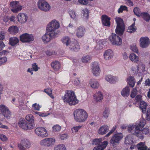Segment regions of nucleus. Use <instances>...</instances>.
Here are the masks:
<instances>
[{
    "mask_svg": "<svg viewBox=\"0 0 150 150\" xmlns=\"http://www.w3.org/2000/svg\"><path fill=\"white\" fill-rule=\"evenodd\" d=\"M127 7L125 6L121 5L118 10V12L119 13L122 12L123 11L127 10Z\"/></svg>",
    "mask_w": 150,
    "mask_h": 150,
    "instance_id": "obj_51",
    "label": "nucleus"
},
{
    "mask_svg": "<svg viewBox=\"0 0 150 150\" xmlns=\"http://www.w3.org/2000/svg\"><path fill=\"white\" fill-rule=\"evenodd\" d=\"M147 106V105L146 103L144 101H140L139 107L142 110L143 113H146Z\"/></svg>",
    "mask_w": 150,
    "mask_h": 150,
    "instance_id": "obj_37",
    "label": "nucleus"
},
{
    "mask_svg": "<svg viewBox=\"0 0 150 150\" xmlns=\"http://www.w3.org/2000/svg\"><path fill=\"white\" fill-rule=\"evenodd\" d=\"M41 107V105L36 103L33 104L32 105V108L33 109L38 111L40 110Z\"/></svg>",
    "mask_w": 150,
    "mask_h": 150,
    "instance_id": "obj_48",
    "label": "nucleus"
},
{
    "mask_svg": "<svg viewBox=\"0 0 150 150\" xmlns=\"http://www.w3.org/2000/svg\"><path fill=\"white\" fill-rule=\"evenodd\" d=\"M76 35L79 38H81L83 37L86 31L84 28L83 26L78 27L76 30Z\"/></svg>",
    "mask_w": 150,
    "mask_h": 150,
    "instance_id": "obj_17",
    "label": "nucleus"
},
{
    "mask_svg": "<svg viewBox=\"0 0 150 150\" xmlns=\"http://www.w3.org/2000/svg\"><path fill=\"white\" fill-rule=\"evenodd\" d=\"M137 147L139 150H146L147 147L145 145V142H140L137 144Z\"/></svg>",
    "mask_w": 150,
    "mask_h": 150,
    "instance_id": "obj_34",
    "label": "nucleus"
},
{
    "mask_svg": "<svg viewBox=\"0 0 150 150\" xmlns=\"http://www.w3.org/2000/svg\"><path fill=\"white\" fill-rule=\"evenodd\" d=\"M25 119L29 123H32L35 124L34 123V117L31 114L27 115L25 117Z\"/></svg>",
    "mask_w": 150,
    "mask_h": 150,
    "instance_id": "obj_39",
    "label": "nucleus"
},
{
    "mask_svg": "<svg viewBox=\"0 0 150 150\" xmlns=\"http://www.w3.org/2000/svg\"><path fill=\"white\" fill-rule=\"evenodd\" d=\"M140 17H141L144 21L146 22H149L150 21V15L147 12H141Z\"/></svg>",
    "mask_w": 150,
    "mask_h": 150,
    "instance_id": "obj_29",
    "label": "nucleus"
},
{
    "mask_svg": "<svg viewBox=\"0 0 150 150\" xmlns=\"http://www.w3.org/2000/svg\"><path fill=\"white\" fill-rule=\"evenodd\" d=\"M35 113L36 115H38L39 116L42 117H46L50 115L49 113H42V112H35Z\"/></svg>",
    "mask_w": 150,
    "mask_h": 150,
    "instance_id": "obj_53",
    "label": "nucleus"
},
{
    "mask_svg": "<svg viewBox=\"0 0 150 150\" xmlns=\"http://www.w3.org/2000/svg\"><path fill=\"white\" fill-rule=\"evenodd\" d=\"M110 18L106 15H103L101 16L102 24L106 26L109 27L110 25Z\"/></svg>",
    "mask_w": 150,
    "mask_h": 150,
    "instance_id": "obj_21",
    "label": "nucleus"
},
{
    "mask_svg": "<svg viewBox=\"0 0 150 150\" xmlns=\"http://www.w3.org/2000/svg\"><path fill=\"white\" fill-rule=\"evenodd\" d=\"M116 128V126H114L112 129L106 135V137H108L115 130Z\"/></svg>",
    "mask_w": 150,
    "mask_h": 150,
    "instance_id": "obj_63",
    "label": "nucleus"
},
{
    "mask_svg": "<svg viewBox=\"0 0 150 150\" xmlns=\"http://www.w3.org/2000/svg\"><path fill=\"white\" fill-rule=\"evenodd\" d=\"M35 132L38 136L42 137H47L48 133L46 129L43 127H38L35 129Z\"/></svg>",
    "mask_w": 150,
    "mask_h": 150,
    "instance_id": "obj_15",
    "label": "nucleus"
},
{
    "mask_svg": "<svg viewBox=\"0 0 150 150\" xmlns=\"http://www.w3.org/2000/svg\"><path fill=\"white\" fill-rule=\"evenodd\" d=\"M44 92L47 94L51 98L54 99V96L52 95V90L50 88H47L44 90Z\"/></svg>",
    "mask_w": 150,
    "mask_h": 150,
    "instance_id": "obj_44",
    "label": "nucleus"
},
{
    "mask_svg": "<svg viewBox=\"0 0 150 150\" xmlns=\"http://www.w3.org/2000/svg\"><path fill=\"white\" fill-rule=\"evenodd\" d=\"M8 31L10 34L15 35L18 32L19 28L16 26L12 25L8 28Z\"/></svg>",
    "mask_w": 150,
    "mask_h": 150,
    "instance_id": "obj_22",
    "label": "nucleus"
},
{
    "mask_svg": "<svg viewBox=\"0 0 150 150\" xmlns=\"http://www.w3.org/2000/svg\"><path fill=\"white\" fill-rule=\"evenodd\" d=\"M62 99L64 102L71 105H74L78 103L79 100L76 98L74 92L71 90L66 91Z\"/></svg>",
    "mask_w": 150,
    "mask_h": 150,
    "instance_id": "obj_2",
    "label": "nucleus"
},
{
    "mask_svg": "<svg viewBox=\"0 0 150 150\" xmlns=\"http://www.w3.org/2000/svg\"><path fill=\"white\" fill-rule=\"evenodd\" d=\"M69 47L71 51L74 52L78 51L80 49L79 44L76 40L72 41Z\"/></svg>",
    "mask_w": 150,
    "mask_h": 150,
    "instance_id": "obj_20",
    "label": "nucleus"
},
{
    "mask_svg": "<svg viewBox=\"0 0 150 150\" xmlns=\"http://www.w3.org/2000/svg\"><path fill=\"white\" fill-rule=\"evenodd\" d=\"M60 27V25L59 21L56 19H53L47 25L46 30L48 32L57 33L56 36H58L59 34V32L57 29Z\"/></svg>",
    "mask_w": 150,
    "mask_h": 150,
    "instance_id": "obj_4",
    "label": "nucleus"
},
{
    "mask_svg": "<svg viewBox=\"0 0 150 150\" xmlns=\"http://www.w3.org/2000/svg\"><path fill=\"white\" fill-rule=\"evenodd\" d=\"M59 138L62 140L66 139L68 138V135L67 134H60Z\"/></svg>",
    "mask_w": 150,
    "mask_h": 150,
    "instance_id": "obj_54",
    "label": "nucleus"
},
{
    "mask_svg": "<svg viewBox=\"0 0 150 150\" xmlns=\"http://www.w3.org/2000/svg\"><path fill=\"white\" fill-rule=\"evenodd\" d=\"M79 3L82 5H86L88 4V0H78Z\"/></svg>",
    "mask_w": 150,
    "mask_h": 150,
    "instance_id": "obj_61",
    "label": "nucleus"
},
{
    "mask_svg": "<svg viewBox=\"0 0 150 150\" xmlns=\"http://www.w3.org/2000/svg\"><path fill=\"white\" fill-rule=\"evenodd\" d=\"M105 78L106 81L111 83H115L116 82V79L111 75H107Z\"/></svg>",
    "mask_w": 150,
    "mask_h": 150,
    "instance_id": "obj_38",
    "label": "nucleus"
},
{
    "mask_svg": "<svg viewBox=\"0 0 150 150\" xmlns=\"http://www.w3.org/2000/svg\"><path fill=\"white\" fill-rule=\"evenodd\" d=\"M109 131V128L108 126L104 125L101 126L99 129L98 132L101 135L105 134Z\"/></svg>",
    "mask_w": 150,
    "mask_h": 150,
    "instance_id": "obj_24",
    "label": "nucleus"
},
{
    "mask_svg": "<svg viewBox=\"0 0 150 150\" xmlns=\"http://www.w3.org/2000/svg\"><path fill=\"white\" fill-rule=\"evenodd\" d=\"M129 85L130 87H133L135 83V81L133 76H130L129 77Z\"/></svg>",
    "mask_w": 150,
    "mask_h": 150,
    "instance_id": "obj_40",
    "label": "nucleus"
},
{
    "mask_svg": "<svg viewBox=\"0 0 150 150\" xmlns=\"http://www.w3.org/2000/svg\"><path fill=\"white\" fill-rule=\"evenodd\" d=\"M32 67L33 69L35 71H37L40 69V68L38 67V65L37 64L35 63H33L32 64Z\"/></svg>",
    "mask_w": 150,
    "mask_h": 150,
    "instance_id": "obj_58",
    "label": "nucleus"
},
{
    "mask_svg": "<svg viewBox=\"0 0 150 150\" xmlns=\"http://www.w3.org/2000/svg\"><path fill=\"white\" fill-rule=\"evenodd\" d=\"M69 13L70 17L72 18H75L76 17V15L75 12L71 10H70L69 11Z\"/></svg>",
    "mask_w": 150,
    "mask_h": 150,
    "instance_id": "obj_49",
    "label": "nucleus"
},
{
    "mask_svg": "<svg viewBox=\"0 0 150 150\" xmlns=\"http://www.w3.org/2000/svg\"><path fill=\"white\" fill-rule=\"evenodd\" d=\"M102 140V139L101 138L94 139V144L97 145V146L94 147L95 149L103 150L106 148L108 144V142L107 141L101 142Z\"/></svg>",
    "mask_w": 150,
    "mask_h": 150,
    "instance_id": "obj_10",
    "label": "nucleus"
},
{
    "mask_svg": "<svg viewBox=\"0 0 150 150\" xmlns=\"http://www.w3.org/2000/svg\"><path fill=\"white\" fill-rule=\"evenodd\" d=\"M112 57V52L110 50H108L105 52L104 54V57L105 59L109 60Z\"/></svg>",
    "mask_w": 150,
    "mask_h": 150,
    "instance_id": "obj_28",
    "label": "nucleus"
},
{
    "mask_svg": "<svg viewBox=\"0 0 150 150\" xmlns=\"http://www.w3.org/2000/svg\"><path fill=\"white\" fill-rule=\"evenodd\" d=\"M134 142L131 135H128L125 138L124 143L127 146L131 145L133 144Z\"/></svg>",
    "mask_w": 150,
    "mask_h": 150,
    "instance_id": "obj_31",
    "label": "nucleus"
},
{
    "mask_svg": "<svg viewBox=\"0 0 150 150\" xmlns=\"http://www.w3.org/2000/svg\"><path fill=\"white\" fill-rule=\"evenodd\" d=\"M91 59V57L89 55H86L83 57L81 61L83 63H87L89 62Z\"/></svg>",
    "mask_w": 150,
    "mask_h": 150,
    "instance_id": "obj_41",
    "label": "nucleus"
},
{
    "mask_svg": "<svg viewBox=\"0 0 150 150\" xmlns=\"http://www.w3.org/2000/svg\"><path fill=\"white\" fill-rule=\"evenodd\" d=\"M73 115L75 120L80 122L85 121L88 117V114L86 111L81 109L75 110L73 112Z\"/></svg>",
    "mask_w": 150,
    "mask_h": 150,
    "instance_id": "obj_3",
    "label": "nucleus"
},
{
    "mask_svg": "<svg viewBox=\"0 0 150 150\" xmlns=\"http://www.w3.org/2000/svg\"><path fill=\"white\" fill-rule=\"evenodd\" d=\"M54 150H67L65 146L63 144H60L56 146Z\"/></svg>",
    "mask_w": 150,
    "mask_h": 150,
    "instance_id": "obj_42",
    "label": "nucleus"
},
{
    "mask_svg": "<svg viewBox=\"0 0 150 150\" xmlns=\"http://www.w3.org/2000/svg\"><path fill=\"white\" fill-rule=\"evenodd\" d=\"M61 41L64 44L66 45L68 47L72 42L70 38L67 36H65L62 37L61 39Z\"/></svg>",
    "mask_w": 150,
    "mask_h": 150,
    "instance_id": "obj_27",
    "label": "nucleus"
},
{
    "mask_svg": "<svg viewBox=\"0 0 150 150\" xmlns=\"http://www.w3.org/2000/svg\"><path fill=\"white\" fill-rule=\"evenodd\" d=\"M57 33H53L51 32H48L46 30V33L42 37V39L43 42L45 44L50 42L52 40L57 37L56 36Z\"/></svg>",
    "mask_w": 150,
    "mask_h": 150,
    "instance_id": "obj_12",
    "label": "nucleus"
},
{
    "mask_svg": "<svg viewBox=\"0 0 150 150\" xmlns=\"http://www.w3.org/2000/svg\"><path fill=\"white\" fill-rule=\"evenodd\" d=\"M51 66L55 71H59L61 68V64L58 61H53L51 63Z\"/></svg>",
    "mask_w": 150,
    "mask_h": 150,
    "instance_id": "obj_23",
    "label": "nucleus"
},
{
    "mask_svg": "<svg viewBox=\"0 0 150 150\" xmlns=\"http://www.w3.org/2000/svg\"><path fill=\"white\" fill-rule=\"evenodd\" d=\"M20 41L23 43H30L34 40L33 35L28 33H25L20 36Z\"/></svg>",
    "mask_w": 150,
    "mask_h": 150,
    "instance_id": "obj_7",
    "label": "nucleus"
},
{
    "mask_svg": "<svg viewBox=\"0 0 150 150\" xmlns=\"http://www.w3.org/2000/svg\"><path fill=\"white\" fill-rule=\"evenodd\" d=\"M9 17L8 16H5L3 19V21L6 24L10 23Z\"/></svg>",
    "mask_w": 150,
    "mask_h": 150,
    "instance_id": "obj_62",
    "label": "nucleus"
},
{
    "mask_svg": "<svg viewBox=\"0 0 150 150\" xmlns=\"http://www.w3.org/2000/svg\"><path fill=\"white\" fill-rule=\"evenodd\" d=\"M138 123H137V124L136 125H129V126L128 127V131H129L130 132H131L133 134H134L133 133H134V130L133 131H132L134 128V127H136L137 126V125H138Z\"/></svg>",
    "mask_w": 150,
    "mask_h": 150,
    "instance_id": "obj_52",
    "label": "nucleus"
},
{
    "mask_svg": "<svg viewBox=\"0 0 150 150\" xmlns=\"http://www.w3.org/2000/svg\"><path fill=\"white\" fill-rule=\"evenodd\" d=\"M135 23L134 22L130 26L128 27L127 32L130 33L135 32L137 30V28L135 26Z\"/></svg>",
    "mask_w": 150,
    "mask_h": 150,
    "instance_id": "obj_35",
    "label": "nucleus"
},
{
    "mask_svg": "<svg viewBox=\"0 0 150 150\" xmlns=\"http://www.w3.org/2000/svg\"><path fill=\"white\" fill-rule=\"evenodd\" d=\"M122 137V134L121 133L114 134L110 140L111 144L114 147H116Z\"/></svg>",
    "mask_w": 150,
    "mask_h": 150,
    "instance_id": "obj_11",
    "label": "nucleus"
},
{
    "mask_svg": "<svg viewBox=\"0 0 150 150\" xmlns=\"http://www.w3.org/2000/svg\"><path fill=\"white\" fill-rule=\"evenodd\" d=\"M37 5L39 9L44 12L49 11L51 8L50 4L44 0H38Z\"/></svg>",
    "mask_w": 150,
    "mask_h": 150,
    "instance_id": "obj_5",
    "label": "nucleus"
},
{
    "mask_svg": "<svg viewBox=\"0 0 150 150\" xmlns=\"http://www.w3.org/2000/svg\"><path fill=\"white\" fill-rule=\"evenodd\" d=\"M17 21L21 24H24L26 23L28 19V15L25 13L21 12L18 14L17 16Z\"/></svg>",
    "mask_w": 150,
    "mask_h": 150,
    "instance_id": "obj_16",
    "label": "nucleus"
},
{
    "mask_svg": "<svg viewBox=\"0 0 150 150\" xmlns=\"http://www.w3.org/2000/svg\"><path fill=\"white\" fill-rule=\"evenodd\" d=\"M115 21L117 23V27L115 29V32L117 34L121 35L123 33L125 30V26L122 19L116 17Z\"/></svg>",
    "mask_w": 150,
    "mask_h": 150,
    "instance_id": "obj_6",
    "label": "nucleus"
},
{
    "mask_svg": "<svg viewBox=\"0 0 150 150\" xmlns=\"http://www.w3.org/2000/svg\"><path fill=\"white\" fill-rule=\"evenodd\" d=\"M130 89L129 87L127 86L124 88L121 91V95L124 97H127L129 95Z\"/></svg>",
    "mask_w": 150,
    "mask_h": 150,
    "instance_id": "obj_26",
    "label": "nucleus"
},
{
    "mask_svg": "<svg viewBox=\"0 0 150 150\" xmlns=\"http://www.w3.org/2000/svg\"><path fill=\"white\" fill-rule=\"evenodd\" d=\"M129 59L133 62L135 63H137L139 61V57L135 54L132 53L129 55Z\"/></svg>",
    "mask_w": 150,
    "mask_h": 150,
    "instance_id": "obj_36",
    "label": "nucleus"
},
{
    "mask_svg": "<svg viewBox=\"0 0 150 150\" xmlns=\"http://www.w3.org/2000/svg\"><path fill=\"white\" fill-rule=\"evenodd\" d=\"M9 44L12 46H14L19 42V39L16 37H13L9 39Z\"/></svg>",
    "mask_w": 150,
    "mask_h": 150,
    "instance_id": "obj_25",
    "label": "nucleus"
},
{
    "mask_svg": "<svg viewBox=\"0 0 150 150\" xmlns=\"http://www.w3.org/2000/svg\"><path fill=\"white\" fill-rule=\"evenodd\" d=\"M55 142V139L54 138H47L41 140L40 144L42 146L52 147L54 145Z\"/></svg>",
    "mask_w": 150,
    "mask_h": 150,
    "instance_id": "obj_9",
    "label": "nucleus"
},
{
    "mask_svg": "<svg viewBox=\"0 0 150 150\" xmlns=\"http://www.w3.org/2000/svg\"><path fill=\"white\" fill-rule=\"evenodd\" d=\"M7 58L6 56L0 57V65L6 62Z\"/></svg>",
    "mask_w": 150,
    "mask_h": 150,
    "instance_id": "obj_56",
    "label": "nucleus"
},
{
    "mask_svg": "<svg viewBox=\"0 0 150 150\" xmlns=\"http://www.w3.org/2000/svg\"><path fill=\"white\" fill-rule=\"evenodd\" d=\"M137 92V90L136 88H133L131 92L130 97L132 98H134L135 97Z\"/></svg>",
    "mask_w": 150,
    "mask_h": 150,
    "instance_id": "obj_50",
    "label": "nucleus"
},
{
    "mask_svg": "<svg viewBox=\"0 0 150 150\" xmlns=\"http://www.w3.org/2000/svg\"><path fill=\"white\" fill-rule=\"evenodd\" d=\"M109 112V110L107 108H105L103 114V117L106 118H107L108 117Z\"/></svg>",
    "mask_w": 150,
    "mask_h": 150,
    "instance_id": "obj_59",
    "label": "nucleus"
},
{
    "mask_svg": "<svg viewBox=\"0 0 150 150\" xmlns=\"http://www.w3.org/2000/svg\"><path fill=\"white\" fill-rule=\"evenodd\" d=\"M20 127L24 129H31L34 128L35 125L32 123H29L23 118H21L18 122Z\"/></svg>",
    "mask_w": 150,
    "mask_h": 150,
    "instance_id": "obj_8",
    "label": "nucleus"
},
{
    "mask_svg": "<svg viewBox=\"0 0 150 150\" xmlns=\"http://www.w3.org/2000/svg\"><path fill=\"white\" fill-rule=\"evenodd\" d=\"M89 12L87 8H84L81 11V16L82 18L84 19H87L89 16Z\"/></svg>",
    "mask_w": 150,
    "mask_h": 150,
    "instance_id": "obj_33",
    "label": "nucleus"
},
{
    "mask_svg": "<svg viewBox=\"0 0 150 150\" xmlns=\"http://www.w3.org/2000/svg\"><path fill=\"white\" fill-rule=\"evenodd\" d=\"M146 119L148 120H150V108H148L147 109L146 113Z\"/></svg>",
    "mask_w": 150,
    "mask_h": 150,
    "instance_id": "obj_64",
    "label": "nucleus"
},
{
    "mask_svg": "<svg viewBox=\"0 0 150 150\" xmlns=\"http://www.w3.org/2000/svg\"><path fill=\"white\" fill-rule=\"evenodd\" d=\"M8 108L5 105L3 104L0 105V111L1 113L7 110Z\"/></svg>",
    "mask_w": 150,
    "mask_h": 150,
    "instance_id": "obj_57",
    "label": "nucleus"
},
{
    "mask_svg": "<svg viewBox=\"0 0 150 150\" xmlns=\"http://www.w3.org/2000/svg\"><path fill=\"white\" fill-rule=\"evenodd\" d=\"M140 41V46L143 48L147 47L150 43L149 39L147 37H141Z\"/></svg>",
    "mask_w": 150,
    "mask_h": 150,
    "instance_id": "obj_19",
    "label": "nucleus"
},
{
    "mask_svg": "<svg viewBox=\"0 0 150 150\" xmlns=\"http://www.w3.org/2000/svg\"><path fill=\"white\" fill-rule=\"evenodd\" d=\"M131 49L133 51L137 53L138 52V49L135 44H132L130 46Z\"/></svg>",
    "mask_w": 150,
    "mask_h": 150,
    "instance_id": "obj_55",
    "label": "nucleus"
},
{
    "mask_svg": "<svg viewBox=\"0 0 150 150\" xmlns=\"http://www.w3.org/2000/svg\"><path fill=\"white\" fill-rule=\"evenodd\" d=\"M109 38L110 42L113 45L119 46L122 44L121 38L115 34L112 33Z\"/></svg>",
    "mask_w": 150,
    "mask_h": 150,
    "instance_id": "obj_13",
    "label": "nucleus"
},
{
    "mask_svg": "<svg viewBox=\"0 0 150 150\" xmlns=\"http://www.w3.org/2000/svg\"><path fill=\"white\" fill-rule=\"evenodd\" d=\"M10 6L11 8V11L14 13L18 12L22 8V6L20 5L19 2L18 1H13L11 2Z\"/></svg>",
    "mask_w": 150,
    "mask_h": 150,
    "instance_id": "obj_14",
    "label": "nucleus"
},
{
    "mask_svg": "<svg viewBox=\"0 0 150 150\" xmlns=\"http://www.w3.org/2000/svg\"><path fill=\"white\" fill-rule=\"evenodd\" d=\"M138 124L135 127L134 132L133 134L140 139H143L144 138V134H146L149 132L148 128H144L141 130L146 124V120L144 119H141L138 121Z\"/></svg>",
    "mask_w": 150,
    "mask_h": 150,
    "instance_id": "obj_1",
    "label": "nucleus"
},
{
    "mask_svg": "<svg viewBox=\"0 0 150 150\" xmlns=\"http://www.w3.org/2000/svg\"><path fill=\"white\" fill-rule=\"evenodd\" d=\"M2 114L7 119H9L11 116V112L8 109L4 111Z\"/></svg>",
    "mask_w": 150,
    "mask_h": 150,
    "instance_id": "obj_45",
    "label": "nucleus"
},
{
    "mask_svg": "<svg viewBox=\"0 0 150 150\" xmlns=\"http://www.w3.org/2000/svg\"><path fill=\"white\" fill-rule=\"evenodd\" d=\"M30 146V144L29 141L27 139H23L21 140V144H18V146L19 149H21L29 148Z\"/></svg>",
    "mask_w": 150,
    "mask_h": 150,
    "instance_id": "obj_18",
    "label": "nucleus"
},
{
    "mask_svg": "<svg viewBox=\"0 0 150 150\" xmlns=\"http://www.w3.org/2000/svg\"><path fill=\"white\" fill-rule=\"evenodd\" d=\"M103 98V94L100 91H99L94 96V101L96 102H100L102 100Z\"/></svg>",
    "mask_w": 150,
    "mask_h": 150,
    "instance_id": "obj_30",
    "label": "nucleus"
},
{
    "mask_svg": "<svg viewBox=\"0 0 150 150\" xmlns=\"http://www.w3.org/2000/svg\"><path fill=\"white\" fill-rule=\"evenodd\" d=\"M0 139L3 142L6 141L8 140L7 137L3 134H0Z\"/></svg>",
    "mask_w": 150,
    "mask_h": 150,
    "instance_id": "obj_60",
    "label": "nucleus"
},
{
    "mask_svg": "<svg viewBox=\"0 0 150 150\" xmlns=\"http://www.w3.org/2000/svg\"><path fill=\"white\" fill-rule=\"evenodd\" d=\"M100 72V70L98 65V63L94 62V76H98Z\"/></svg>",
    "mask_w": 150,
    "mask_h": 150,
    "instance_id": "obj_32",
    "label": "nucleus"
},
{
    "mask_svg": "<svg viewBox=\"0 0 150 150\" xmlns=\"http://www.w3.org/2000/svg\"><path fill=\"white\" fill-rule=\"evenodd\" d=\"M133 12L134 14L138 17H140L141 12L140 9L138 7H135L134 8Z\"/></svg>",
    "mask_w": 150,
    "mask_h": 150,
    "instance_id": "obj_47",
    "label": "nucleus"
},
{
    "mask_svg": "<svg viewBox=\"0 0 150 150\" xmlns=\"http://www.w3.org/2000/svg\"><path fill=\"white\" fill-rule=\"evenodd\" d=\"M82 127V126L81 125H79L73 127L71 129L72 133L75 134L77 133L79 130Z\"/></svg>",
    "mask_w": 150,
    "mask_h": 150,
    "instance_id": "obj_46",
    "label": "nucleus"
},
{
    "mask_svg": "<svg viewBox=\"0 0 150 150\" xmlns=\"http://www.w3.org/2000/svg\"><path fill=\"white\" fill-rule=\"evenodd\" d=\"M62 129L61 126L58 125H55L52 127V131L54 132H59Z\"/></svg>",
    "mask_w": 150,
    "mask_h": 150,
    "instance_id": "obj_43",
    "label": "nucleus"
}]
</instances>
